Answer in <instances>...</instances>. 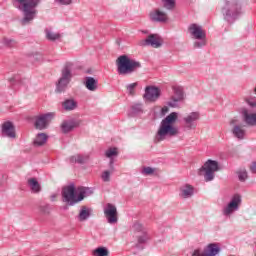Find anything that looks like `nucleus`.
<instances>
[{"instance_id":"obj_1","label":"nucleus","mask_w":256,"mask_h":256,"mask_svg":"<svg viewBox=\"0 0 256 256\" xmlns=\"http://www.w3.org/2000/svg\"><path fill=\"white\" fill-rule=\"evenodd\" d=\"M178 119L179 113L177 112H172L162 119L155 134L154 141L161 143L162 141L171 139V137H177L179 135V127L175 126V123H177Z\"/></svg>"},{"instance_id":"obj_2","label":"nucleus","mask_w":256,"mask_h":256,"mask_svg":"<svg viewBox=\"0 0 256 256\" xmlns=\"http://www.w3.org/2000/svg\"><path fill=\"white\" fill-rule=\"evenodd\" d=\"M93 194V191L89 188L85 187H75L74 183H70L62 188L61 196L63 203L73 207V205H77V203H81L85 199V197H89V195Z\"/></svg>"},{"instance_id":"obj_3","label":"nucleus","mask_w":256,"mask_h":256,"mask_svg":"<svg viewBox=\"0 0 256 256\" xmlns=\"http://www.w3.org/2000/svg\"><path fill=\"white\" fill-rule=\"evenodd\" d=\"M116 67L118 75H131L137 69H141V62L131 59L127 55H120L116 59Z\"/></svg>"},{"instance_id":"obj_4","label":"nucleus","mask_w":256,"mask_h":256,"mask_svg":"<svg viewBox=\"0 0 256 256\" xmlns=\"http://www.w3.org/2000/svg\"><path fill=\"white\" fill-rule=\"evenodd\" d=\"M224 21L235 23L241 17V4L237 0H224L221 8Z\"/></svg>"},{"instance_id":"obj_5","label":"nucleus","mask_w":256,"mask_h":256,"mask_svg":"<svg viewBox=\"0 0 256 256\" xmlns=\"http://www.w3.org/2000/svg\"><path fill=\"white\" fill-rule=\"evenodd\" d=\"M20 5H23V19L21 20L22 25H28L35 19V15H37V10L35 7L39 5L41 0H16Z\"/></svg>"},{"instance_id":"obj_6","label":"nucleus","mask_w":256,"mask_h":256,"mask_svg":"<svg viewBox=\"0 0 256 256\" xmlns=\"http://www.w3.org/2000/svg\"><path fill=\"white\" fill-rule=\"evenodd\" d=\"M71 71H73V63L68 62L61 70V77L56 83V93H65L67 91V87H69L71 79H73Z\"/></svg>"},{"instance_id":"obj_7","label":"nucleus","mask_w":256,"mask_h":256,"mask_svg":"<svg viewBox=\"0 0 256 256\" xmlns=\"http://www.w3.org/2000/svg\"><path fill=\"white\" fill-rule=\"evenodd\" d=\"M130 231L137 239V243L135 244L136 249H143L144 243L149 241V234L147 233V228L143 226V224L139 221H135L132 226L130 227Z\"/></svg>"},{"instance_id":"obj_8","label":"nucleus","mask_w":256,"mask_h":256,"mask_svg":"<svg viewBox=\"0 0 256 256\" xmlns=\"http://www.w3.org/2000/svg\"><path fill=\"white\" fill-rule=\"evenodd\" d=\"M219 170V162L215 160H207L200 168V173L204 172V181L209 183V181H213V179H215V173Z\"/></svg>"},{"instance_id":"obj_9","label":"nucleus","mask_w":256,"mask_h":256,"mask_svg":"<svg viewBox=\"0 0 256 256\" xmlns=\"http://www.w3.org/2000/svg\"><path fill=\"white\" fill-rule=\"evenodd\" d=\"M221 253L219 244L211 243L206 248H197L192 252V256H215Z\"/></svg>"},{"instance_id":"obj_10","label":"nucleus","mask_w":256,"mask_h":256,"mask_svg":"<svg viewBox=\"0 0 256 256\" xmlns=\"http://www.w3.org/2000/svg\"><path fill=\"white\" fill-rule=\"evenodd\" d=\"M55 118V114L53 112H48L46 114H42L36 117L34 127L39 129V131H43V129H47L49 127V123L53 121Z\"/></svg>"},{"instance_id":"obj_11","label":"nucleus","mask_w":256,"mask_h":256,"mask_svg":"<svg viewBox=\"0 0 256 256\" xmlns=\"http://www.w3.org/2000/svg\"><path fill=\"white\" fill-rule=\"evenodd\" d=\"M241 205V195L235 194L231 201L223 208L222 213L224 217H229L233 215L235 211H239V206Z\"/></svg>"},{"instance_id":"obj_12","label":"nucleus","mask_w":256,"mask_h":256,"mask_svg":"<svg viewBox=\"0 0 256 256\" xmlns=\"http://www.w3.org/2000/svg\"><path fill=\"white\" fill-rule=\"evenodd\" d=\"M201 119V114L199 112H191L183 118L184 128L187 131L197 129V121Z\"/></svg>"},{"instance_id":"obj_13","label":"nucleus","mask_w":256,"mask_h":256,"mask_svg":"<svg viewBox=\"0 0 256 256\" xmlns=\"http://www.w3.org/2000/svg\"><path fill=\"white\" fill-rule=\"evenodd\" d=\"M104 215L108 223H110V225H113L114 223H117V221H119V213L117 212V206H115L114 204H106L104 208Z\"/></svg>"},{"instance_id":"obj_14","label":"nucleus","mask_w":256,"mask_h":256,"mask_svg":"<svg viewBox=\"0 0 256 256\" xmlns=\"http://www.w3.org/2000/svg\"><path fill=\"white\" fill-rule=\"evenodd\" d=\"M140 45L142 47L150 45V47H153L154 49H159V47H162L163 45V39L158 34H150L147 39L140 42Z\"/></svg>"},{"instance_id":"obj_15","label":"nucleus","mask_w":256,"mask_h":256,"mask_svg":"<svg viewBox=\"0 0 256 256\" xmlns=\"http://www.w3.org/2000/svg\"><path fill=\"white\" fill-rule=\"evenodd\" d=\"M2 137H7V139H17V130L15 129V124L11 121H6L1 126Z\"/></svg>"},{"instance_id":"obj_16","label":"nucleus","mask_w":256,"mask_h":256,"mask_svg":"<svg viewBox=\"0 0 256 256\" xmlns=\"http://www.w3.org/2000/svg\"><path fill=\"white\" fill-rule=\"evenodd\" d=\"M143 97L145 101H149L150 103H155V101H157V99L161 97V90L155 86H147L145 88V93Z\"/></svg>"},{"instance_id":"obj_17","label":"nucleus","mask_w":256,"mask_h":256,"mask_svg":"<svg viewBox=\"0 0 256 256\" xmlns=\"http://www.w3.org/2000/svg\"><path fill=\"white\" fill-rule=\"evenodd\" d=\"M149 19L152 23H167L169 21V15L160 9H155L149 13Z\"/></svg>"},{"instance_id":"obj_18","label":"nucleus","mask_w":256,"mask_h":256,"mask_svg":"<svg viewBox=\"0 0 256 256\" xmlns=\"http://www.w3.org/2000/svg\"><path fill=\"white\" fill-rule=\"evenodd\" d=\"M188 31L193 39H206L207 35L203 31V27L197 24H191L188 28Z\"/></svg>"},{"instance_id":"obj_19","label":"nucleus","mask_w":256,"mask_h":256,"mask_svg":"<svg viewBox=\"0 0 256 256\" xmlns=\"http://www.w3.org/2000/svg\"><path fill=\"white\" fill-rule=\"evenodd\" d=\"M79 125H81V121L79 120H64L60 125V129L62 133L67 134L71 133V131H73V129L76 127H79Z\"/></svg>"},{"instance_id":"obj_20","label":"nucleus","mask_w":256,"mask_h":256,"mask_svg":"<svg viewBox=\"0 0 256 256\" xmlns=\"http://www.w3.org/2000/svg\"><path fill=\"white\" fill-rule=\"evenodd\" d=\"M241 113L246 125H249L250 127H256V113H249L247 108H243Z\"/></svg>"},{"instance_id":"obj_21","label":"nucleus","mask_w":256,"mask_h":256,"mask_svg":"<svg viewBox=\"0 0 256 256\" xmlns=\"http://www.w3.org/2000/svg\"><path fill=\"white\" fill-rule=\"evenodd\" d=\"M194 191L195 189L193 188V186L186 184L180 187L179 195L182 199H189L190 197H193Z\"/></svg>"},{"instance_id":"obj_22","label":"nucleus","mask_w":256,"mask_h":256,"mask_svg":"<svg viewBox=\"0 0 256 256\" xmlns=\"http://www.w3.org/2000/svg\"><path fill=\"white\" fill-rule=\"evenodd\" d=\"M79 107V103L73 98H68L62 102V109L64 111H75Z\"/></svg>"},{"instance_id":"obj_23","label":"nucleus","mask_w":256,"mask_h":256,"mask_svg":"<svg viewBox=\"0 0 256 256\" xmlns=\"http://www.w3.org/2000/svg\"><path fill=\"white\" fill-rule=\"evenodd\" d=\"M98 81L93 77H86L85 87L88 91H97Z\"/></svg>"},{"instance_id":"obj_24","label":"nucleus","mask_w":256,"mask_h":256,"mask_svg":"<svg viewBox=\"0 0 256 256\" xmlns=\"http://www.w3.org/2000/svg\"><path fill=\"white\" fill-rule=\"evenodd\" d=\"M28 185L32 193H41V184L37 181V178L28 179Z\"/></svg>"},{"instance_id":"obj_25","label":"nucleus","mask_w":256,"mask_h":256,"mask_svg":"<svg viewBox=\"0 0 256 256\" xmlns=\"http://www.w3.org/2000/svg\"><path fill=\"white\" fill-rule=\"evenodd\" d=\"M89 161V156L87 155H74L70 157V163H79L80 165H83V163H87Z\"/></svg>"},{"instance_id":"obj_26","label":"nucleus","mask_w":256,"mask_h":256,"mask_svg":"<svg viewBox=\"0 0 256 256\" xmlns=\"http://www.w3.org/2000/svg\"><path fill=\"white\" fill-rule=\"evenodd\" d=\"M89 217H91V209L86 208L85 206H83L80 209L79 215H78V220L83 222V221H87V219H89Z\"/></svg>"},{"instance_id":"obj_27","label":"nucleus","mask_w":256,"mask_h":256,"mask_svg":"<svg viewBox=\"0 0 256 256\" xmlns=\"http://www.w3.org/2000/svg\"><path fill=\"white\" fill-rule=\"evenodd\" d=\"M232 133L237 139H245V129L239 125H234Z\"/></svg>"},{"instance_id":"obj_28","label":"nucleus","mask_w":256,"mask_h":256,"mask_svg":"<svg viewBox=\"0 0 256 256\" xmlns=\"http://www.w3.org/2000/svg\"><path fill=\"white\" fill-rule=\"evenodd\" d=\"M47 139H48L47 134L39 133L36 136V139L34 140V145H36V147H41L43 146L44 143H47Z\"/></svg>"},{"instance_id":"obj_29","label":"nucleus","mask_w":256,"mask_h":256,"mask_svg":"<svg viewBox=\"0 0 256 256\" xmlns=\"http://www.w3.org/2000/svg\"><path fill=\"white\" fill-rule=\"evenodd\" d=\"M46 39L48 41H57L58 39H61V34L57 32H53V30L46 29Z\"/></svg>"},{"instance_id":"obj_30","label":"nucleus","mask_w":256,"mask_h":256,"mask_svg":"<svg viewBox=\"0 0 256 256\" xmlns=\"http://www.w3.org/2000/svg\"><path fill=\"white\" fill-rule=\"evenodd\" d=\"M94 256H109V249L107 247H98L93 250Z\"/></svg>"},{"instance_id":"obj_31","label":"nucleus","mask_w":256,"mask_h":256,"mask_svg":"<svg viewBox=\"0 0 256 256\" xmlns=\"http://www.w3.org/2000/svg\"><path fill=\"white\" fill-rule=\"evenodd\" d=\"M4 47H7L8 49H13L17 47V41L11 38H4L2 41Z\"/></svg>"},{"instance_id":"obj_32","label":"nucleus","mask_w":256,"mask_h":256,"mask_svg":"<svg viewBox=\"0 0 256 256\" xmlns=\"http://www.w3.org/2000/svg\"><path fill=\"white\" fill-rule=\"evenodd\" d=\"M163 7L167 11H173L175 9V0H163Z\"/></svg>"},{"instance_id":"obj_33","label":"nucleus","mask_w":256,"mask_h":256,"mask_svg":"<svg viewBox=\"0 0 256 256\" xmlns=\"http://www.w3.org/2000/svg\"><path fill=\"white\" fill-rule=\"evenodd\" d=\"M239 181L245 182L247 181V170L245 168L239 169L237 172Z\"/></svg>"},{"instance_id":"obj_34","label":"nucleus","mask_w":256,"mask_h":256,"mask_svg":"<svg viewBox=\"0 0 256 256\" xmlns=\"http://www.w3.org/2000/svg\"><path fill=\"white\" fill-rule=\"evenodd\" d=\"M180 101H183V100L174 95L171 97V100L167 103V105L168 107L175 108L179 105Z\"/></svg>"},{"instance_id":"obj_35","label":"nucleus","mask_w":256,"mask_h":256,"mask_svg":"<svg viewBox=\"0 0 256 256\" xmlns=\"http://www.w3.org/2000/svg\"><path fill=\"white\" fill-rule=\"evenodd\" d=\"M174 96L178 97V99H182V101H183V99H185V94L183 92V89L180 87L174 88Z\"/></svg>"},{"instance_id":"obj_36","label":"nucleus","mask_w":256,"mask_h":256,"mask_svg":"<svg viewBox=\"0 0 256 256\" xmlns=\"http://www.w3.org/2000/svg\"><path fill=\"white\" fill-rule=\"evenodd\" d=\"M117 155H118L117 148H109L105 152V156L108 157V159H111V157H117Z\"/></svg>"},{"instance_id":"obj_37","label":"nucleus","mask_w":256,"mask_h":256,"mask_svg":"<svg viewBox=\"0 0 256 256\" xmlns=\"http://www.w3.org/2000/svg\"><path fill=\"white\" fill-rule=\"evenodd\" d=\"M8 81L14 89H17V85H19V83H21V81L19 80V76H13V77L9 78Z\"/></svg>"},{"instance_id":"obj_38","label":"nucleus","mask_w":256,"mask_h":256,"mask_svg":"<svg viewBox=\"0 0 256 256\" xmlns=\"http://www.w3.org/2000/svg\"><path fill=\"white\" fill-rule=\"evenodd\" d=\"M207 45V40L204 39H198V41L194 42V48L195 49H201V47H205Z\"/></svg>"},{"instance_id":"obj_39","label":"nucleus","mask_w":256,"mask_h":256,"mask_svg":"<svg viewBox=\"0 0 256 256\" xmlns=\"http://www.w3.org/2000/svg\"><path fill=\"white\" fill-rule=\"evenodd\" d=\"M40 212H42L43 215H49L51 213V205L46 204L39 207Z\"/></svg>"},{"instance_id":"obj_40","label":"nucleus","mask_w":256,"mask_h":256,"mask_svg":"<svg viewBox=\"0 0 256 256\" xmlns=\"http://www.w3.org/2000/svg\"><path fill=\"white\" fill-rule=\"evenodd\" d=\"M135 87H137V82H134L132 84H128L126 86V89L128 91V95H131V96L135 95Z\"/></svg>"},{"instance_id":"obj_41","label":"nucleus","mask_w":256,"mask_h":256,"mask_svg":"<svg viewBox=\"0 0 256 256\" xmlns=\"http://www.w3.org/2000/svg\"><path fill=\"white\" fill-rule=\"evenodd\" d=\"M143 112V104L137 103L132 105V113H142Z\"/></svg>"},{"instance_id":"obj_42","label":"nucleus","mask_w":256,"mask_h":256,"mask_svg":"<svg viewBox=\"0 0 256 256\" xmlns=\"http://www.w3.org/2000/svg\"><path fill=\"white\" fill-rule=\"evenodd\" d=\"M102 180L105 183H109V181H111V172L109 170H106L102 173Z\"/></svg>"},{"instance_id":"obj_43","label":"nucleus","mask_w":256,"mask_h":256,"mask_svg":"<svg viewBox=\"0 0 256 256\" xmlns=\"http://www.w3.org/2000/svg\"><path fill=\"white\" fill-rule=\"evenodd\" d=\"M142 173H144V175H153V173H155V169H153L151 167H145L142 170Z\"/></svg>"},{"instance_id":"obj_44","label":"nucleus","mask_w":256,"mask_h":256,"mask_svg":"<svg viewBox=\"0 0 256 256\" xmlns=\"http://www.w3.org/2000/svg\"><path fill=\"white\" fill-rule=\"evenodd\" d=\"M57 3H60V5H71L73 3V0H56Z\"/></svg>"},{"instance_id":"obj_45","label":"nucleus","mask_w":256,"mask_h":256,"mask_svg":"<svg viewBox=\"0 0 256 256\" xmlns=\"http://www.w3.org/2000/svg\"><path fill=\"white\" fill-rule=\"evenodd\" d=\"M166 113H169V107L164 106V107H162V109H161V114H162V115H165Z\"/></svg>"},{"instance_id":"obj_46","label":"nucleus","mask_w":256,"mask_h":256,"mask_svg":"<svg viewBox=\"0 0 256 256\" xmlns=\"http://www.w3.org/2000/svg\"><path fill=\"white\" fill-rule=\"evenodd\" d=\"M250 171H251L252 173H255V174H256V162H253V163H252V165H251V167H250Z\"/></svg>"},{"instance_id":"obj_47","label":"nucleus","mask_w":256,"mask_h":256,"mask_svg":"<svg viewBox=\"0 0 256 256\" xmlns=\"http://www.w3.org/2000/svg\"><path fill=\"white\" fill-rule=\"evenodd\" d=\"M246 103H247L250 107H256V102H255V101L246 100Z\"/></svg>"},{"instance_id":"obj_48","label":"nucleus","mask_w":256,"mask_h":256,"mask_svg":"<svg viewBox=\"0 0 256 256\" xmlns=\"http://www.w3.org/2000/svg\"><path fill=\"white\" fill-rule=\"evenodd\" d=\"M50 199H51V201H55V199H57V194H52L50 196Z\"/></svg>"},{"instance_id":"obj_49","label":"nucleus","mask_w":256,"mask_h":256,"mask_svg":"<svg viewBox=\"0 0 256 256\" xmlns=\"http://www.w3.org/2000/svg\"><path fill=\"white\" fill-rule=\"evenodd\" d=\"M230 124H231V125L235 124V120H232V121L230 122Z\"/></svg>"},{"instance_id":"obj_50","label":"nucleus","mask_w":256,"mask_h":256,"mask_svg":"<svg viewBox=\"0 0 256 256\" xmlns=\"http://www.w3.org/2000/svg\"><path fill=\"white\" fill-rule=\"evenodd\" d=\"M254 93H255V95H256V87L254 88Z\"/></svg>"},{"instance_id":"obj_51","label":"nucleus","mask_w":256,"mask_h":256,"mask_svg":"<svg viewBox=\"0 0 256 256\" xmlns=\"http://www.w3.org/2000/svg\"><path fill=\"white\" fill-rule=\"evenodd\" d=\"M143 33H147V31H143Z\"/></svg>"}]
</instances>
